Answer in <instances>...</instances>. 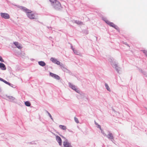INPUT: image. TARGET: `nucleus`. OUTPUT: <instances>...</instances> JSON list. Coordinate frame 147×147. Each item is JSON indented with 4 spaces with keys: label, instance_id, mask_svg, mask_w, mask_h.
Returning <instances> with one entry per match:
<instances>
[{
    "label": "nucleus",
    "instance_id": "f3484780",
    "mask_svg": "<svg viewBox=\"0 0 147 147\" xmlns=\"http://www.w3.org/2000/svg\"><path fill=\"white\" fill-rule=\"evenodd\" d=\"M75 23L79 25H82L83 24L82 22L79 21H75Z\"/></svg>",
    "mask_w": 147,
    "mask_h": 147
},
{
    "label": "nucleus",
    "instance_id": "0eeeda50",
    "mask_svg": "<svg viewBox=\"0 0 147 147\" xmlns=\"http://www.w3.org/2000/svg\"><path fill=\"white\" fill-rule=\"evenodd\" d=\"M51 60L53 63H56L58 65H59L60 64V62L59 61H58L57 59L53 58H51Z\"/></svg>",
    "mask_w": 147,
    "mask_h": 147
},
{
    "label": "nucleus",
    "instance_id": "4be33fe9",
    "mask_svg": "<svg viewBox=\"0 0 147 147\" xmlns=\"http://www.w3.org/2000/svg\"><path fill=\"white\" fill-rule=\"evenodd\" d=\"M3 82L8 85H10V84L8 82H7V81L4 80L3 81Z\"/></svg>",
    "mask_w": 147,
    "mask_h": 147
},
{
    "label": "nucleus",
    "instance_id": "393cba45",
    "mask_svg": "<svg viewBox=\"0 0 147 147\" xmlns=\"http://www.w3.org/2000/svg\"><path fill=\"white\" fill-rule=\"evenodd\" d=\"M98 127L99 128L100 130H101V126L100 125H98Z\"/></svg>",
    "mask_w": 147,
    "mask_h": 147
},
{
    "label": "nucleus",
    "instance_id": "b1692460",
    "mask_svg": "<svg viewBox=\"0 0 147 147\" xmlns=\"http://www.w3.org/2000/svg\"><path fill=\"white\" fill-rule=\"evenodd\" d=\"M48 114H49V116L50 117L51 119L53 120V118H52V116H51V115L50 114V113H48Z\"/></svg>",
    "mask_w": 147,
    "mask_h": 147
},
{
    "label": "nucleus",
    "instance_id": "1a4fd4ad",
    "mask_svg": "<svg viewBox=\"0 0 147 147\" xmlns=\"http://www.w3.org/2000/svg\"><path fill=\"white\" fill-rule=\"evenodd\" d=\"M0 68L3 70H5L6 69L5 65L2 63H0Z\"/></svg>",
    "mask_w": 147,
    "mask_h": 147
},
{
    "label": "nucleus",
    "instance_id": "2eb2a0df",
    "mask_svg": "<svg viewBox=\"0 0 147 147\" xmlns=\"http://www.w3.org/2000/svg\"><path fill=\"white\" fill-rule=\"evenodd\" d=\"M109 25L112 27H113L115 28H116V27L117 26L115 24H114V23H113L110 22Z\"/></svg>",
    "mask_w": 147,
    "mask_h": 147
},
{
    "label": "nucleus",
    "instance_id": "9b49d317",
    "mask_svg": "<svg viewBox=\"0 0 147 147\" xmlns=\"http://www.w3.org/2000/svg\"><path fill=\"white\" fill-rule=\"evenodd\" d=\"M59 127L60 129L63 130H66L67 129L66 126L63 125H59Z\"/></svg>",
    "mask_w": 147,
    "mask_h": 147
},
{
    "label": "nucleus",
    "instance_id": "a878e982",
    "mask_svg": "<svg viewBox=\"0 0 147 147\" xmlns=\"http://www.w3.org/2000/svg\"><path fill=\"white\" fill-rule=\"evenodd\" d=\"M0 80H1V81H2L3 82V81L4 80H3L2 78H0Z\"/></svg>",
    "mask_w": 147,
    "mask_h": 147
},
{
    "label": "nucleus",
    "instance_id": "dca6fc26",
    "mask_svg": "<svg viewBox=\"0 0 147 147\" xmlns=\"http://www.w3.org/2000/svg\"><path fill=\"white\" fill-rule=\"evenodd\" d=\"M25 104L26 106L28 107L30 106L31 105L30 103L28 101L25 102Z\"/></svg>",
    "mask_w": 147,
    "mask_h": 147
},
{
    "label": "nucleus",
    "instance_id": "412c9836",
    "mask_svg": "<svg viewBox=\"0 0 147 147\" xmlns=\"http://www.w3.org/2000/svg\"><path fill=\"white\" fill-rule=\"evenodd\" d=\"M104 21H105V22L107 24H108V25H109V24L110 23V22L109 21H108V20H104Z\"/></svg>",
    "mask_w": 147,
    "mask_h": 147
},
{
    "label": "nucleus",
    "instance_id": "39448f33",
    "mask_svg": "<svg viewBox=\"0 0 147 147\" xmlns=\"http://www.w3.org/2000/svg\"><path fill=\"white\" fill-rule=\"evenodd\" d=\"M69 85L70 87L72 89L75 90L77 92H79V91L78 90V89H77L76 88V87H75V86L74 85L71 84L70 83H69Z\"/></svg>",
    "mask_w": 147,
    "mask_h": 147
},
{
    "label": "nucleus",
    "instance_id": "4468645a",
    "mask_svg": "<svg viewBox=\"0 0 147 147\" xmlns=\"http://www.w3.org/2000/svg\"><path fill=\"white\" fill-rule=\"evenodd\" d=\"M108 138L110 139H113V136L111 133H109L108 135Z\"/></svg>",
    "mask_w": 147,
    "mask_h": 147
},
{
    "label": "nucleus",
    "instance_id": "20e7f679",
    "mask_svg": "<svg viewBox=\"0 0 147 147\" xmlns=\"http://www.w3.org/2000/svg\"><path fill=\"white\" fill-rule=\"evenodd\" d=\"M50 75L51 77H53L59 80L60 78L58 76L51 72L50 73Z\"/></svg>",
    "mask_w": 147,
    "mask_h": 147
},
{
    "label": "nucleus",
    "instance_id": "ddd939ff",
    "mask_svg": "<svg viewBox=\"0 0 147 147\" xmlns=\"http://www.w3.org/2000/svg\"><path fill=\"white\" fill-rule=\"evenodd\" d=\"M38 64L40 65L44 66L45 65V63L43 61H40L38 62Z\"/></svg>",
    "mask_w": 147,
    "mask_h": 147
},
{
    "label": "nucleus",
    "instance_id": "f03ea898",
    "mask_svg": "<svg viewBox=\"0 0 147 147\" xmlns=\"http://www.w3.org/2000/svg\"><path fill=\"white\" fill-rule=\"evenodd\" d=\"M49 1L55 9L59 10L62 8L60 3L57 0H49Z\"/></svg>",
    "mask_w": 147,
    "mask_h": 147
},
{
    "label": "nucleus",
    "instance_id": "7ed1b4c3",
    "mask_svg": "<svg viewBox=\"0 0 147 147\" xmlns=\"http://www.w3.org/2000/svg\"><path fill=\"white\" fill-rule=\"evenodd\" d=\"M1 17L5 19H8L9 18V15L6 13H1Z\"/></svg>",
    "mask_w": 147,
    "mask_h": 147
},
{
    "label": "nucleus",
    "instance_id": "423d86ee",
    "mask_svg": "<svg viewBox=\"0 0 147 147\" xmlns=\"http://www.w3.org/2000/svg\"><path fill=\"white\" fill-rule=\"evenodd\" d=\"M63 145L64 147H72L70 144L66 141L63 142Z\"/></svg>",
    "mask_w": 147,
    "mask_h": 147
},
{
    "label": "nucleus",
    "instance_id": "aec40b11",
    "mask_svg": "<svg viewBox=\"0 0 147 147\" xmlns=\"http://www.w3.org/2000/svg\"><path fill=\"white\" fill-rule=\"evenodd\" d=\"M115 68L117 70V71L119 72V71L120 70V68L118 66H116L115 67Z\"/></svg>",
    "mask_w": 147,
    "mask_h": 147
},
{
    "label": "nucleus",
    "instance_id": "6e6552de",
    "mask_svg": "<svg viewBox=\"0 0 147 147\" xmlns=\"http://www.w3.org/2000/svg\"><path fill=\"white\" fill-rule=\"evenodd\" d=\"M56 139L59 144L60 146L61 145L62 140L61 138L59 136H56Z\"/></svg>",
    "mask_w": 147,
    "mask_h": 147
},
{
    "label": "nucleus",
    "instance_id": "f8f14e48",
    "mask_svg": "<svg viewBox=\"0 0 147 147\" xmlns=\"http://www.w3.org/2000/svg\"><path fill=\"white\" fill-rule=\"evenodd\" d=\"M72 47V49L73 50L74 53L76 54V55H79L80 54V53L79 52H78V51H77V50H75L74 49H73L72 47Z\"/></svg>",
    "mask_w": 147,
    "mask_h": 147
},
{
    "label": "nucleus",
    "instance_id": "6ab92c4d",
    "mask_svg": "<svg viewBox=\"0 0 147 147\" xmlns=\"http://www.w3.org/2000/svg\"><path fill=\"white\" fill-rule=\"evenodd\" d=\"M74 120H75V122L76 123H79L78 120V119L76 117H74Z\"/></svg>",
    "mask_w": 147,
    "mask_h": 147
},
{
    "label": "nucleus",
    "instance_id": "f257e3e1",
    "mask_svg": "<svg viewBox=\"0 0 147 147\" xmlns=\"http://www.w3.org/2000/svg\"><path fill=\"white\" fill-rule=\"evenodd\" d=\"M24 11L26 13L27 16L30 19H36L37 14L33 12V11L27 8L24 9Z\"/></svg>",
    "mask_w": 147,
    "mask_h": 147
},
{
    "label": "nucleus",
    "instance_id": "9d476101",
    "mask_svg": "<svg viewBox=\"0 0 147 147\" xmlns=\"http://www.w3.org/2000/svg\"><path fill=\"white\" fill-rule=\"evenodd\" d=\"M14 44L18 49H21L22 48V47L21 45L18 42H14Z\"/></svg>",
    "mask_w": 147,
    "mask_h": 147
},
{
    "label": "nucleus",
    "instance_id": "5701e85b",
    "mask_svg": "<svg viewBox=\"0 0 147 147\" xmlns=\"http://www.w3.org/2000/svg\"><path fill=\"white\" fill-rule=\"evenodd\" d=\"M0 61L2 62H4V61L3 59H2V57L0 56Z\"/></svg>",
    "mask_w": 147,
    "mask_h": 147
},
{
    "label": "nucleus",
    "instance_id": "a211bd4d",
    "mask_svg": "<svg viewBox=\"0 0 147 147\" xmlns=\"http://www.w3.org/2000/svg\"><path fill=\"white\" fill-rule=\"evenodd\" d=\"M105 86L106 89L107 90L109 91H110V88L108 86V84L106 83L105 84Z\"/></svg>",
    "mask_w": 147,
    "mask_h": 147
}]
</instances>
